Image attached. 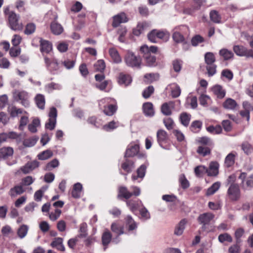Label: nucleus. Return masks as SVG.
<instances>
[{"label":"nucleus","instance_id":"b1692460","mask_svg":"<svg viewBox=\"0 0 253 253\" xmlns=\"http://www.w3.org/2000/svg\"><path fill=\"white\" fill-rule=\"evenodd\" d=\"M24 192V190L22 185H16L10 189L9 191V195L12 197H14L18 195L22 194Z\"/></svg>","mask_w":253,"mask_h":253},{"label":"nucleus","instance_id":"9d476101","mask_svg":"<svg viewBox=\"0 0 253 253\" xmlns=\"http://www.w3.org/2000/svg\"><path fill=\"white\" fill-rule=\"evenodd\" d=\"M172 39L176 43H183L184 48L187 49L189 45L187 42L185 41V38L178 31H175L173 32L172 35Z\"/></svg>","mask_w":253,"mask_h":253},{"label":"nucleus","instance_id":"f3484780","mask_svg":"<svg viewBox=\"0 0 253 253\" xmlns=\"http://www.w3.org/2000/svg\"><path fill=\"white\" fill-rule=\"evenodd\" d=\"M112 231L118 235H121L124 233V227L119 222L116 221L112 223L111 226Z\"/></svg>","mask_w":253,"mask_h":253},{"label":"nucleus","instance_id":"c9c22d12","mask_svg":"<svg viewBox=\"0 0 253 253\" xmlns=\"http://www.w3.org/2000/svg\"><path fill=\"white\" fill-rule=\"evenodd\" d=\"M220 186V183L219 182L214 183L207 191L206 194L207 195H211L216 192Z\"/></svg>","mask_w":253,"mask_h":253},{"label":"nucleus","instance_id":"7ed1b4c3","mask_svg":"<svg viewBox=\"0 0 253 253\" xmlns=\"http://www.w3.org/2000/svg\"><path fill=\"white\" fill-rule=\"evenodd\" d=\"M14 98L20 102V103L25 107H28L30 105L29 96L28 93L26 91H16L13 94Z\"/></svg>","mask_w":253,"mask_h":253},{"label":"nucleus","instance_id":"09e8293b","mask_svg":"<svg viewBox=\"0 0 253 253\" xmlns=\"http://www.w3.org/2000/svg\"><path fill=\"white\" fill-rule=\"evenodd\" d=\"M8 112L13 117H16L19 114L22 113V110L21 109L17 108L13 106L9 107Z\"/></svg>","mask_w":253,"mask_h":253},{"label":"nucleus","instance_id":"a878e982","mask_svg":"<svg viewBox=\"0 0 253 253\" xmlns=\"http://www.w3.org/2000/svg\"><path fill=\"white\" fill-rule=\"evenodd\" d=\"M237 106V103L233 99L227 98L223 103V106L224 108L229 110H234Z\"/></svg>","mask_w":253,"mask_h":253},{"label":"nucleus","instance_id":"13d9d810","mask_svg":"<svg viewBox=\"0 0 253 253\" xmlns=\"http://www.w3.org/2000/svg\"><path fill=\"white\" fill-rule=\"evenodd\" d=\"M208 169L204 166H198L195 169V172L196 174L200 176L202 174L207 173Z\"/></svg>","mask_w":253,"mask_h":253},{"label":"nucleus","instance_id":"72a5a7b5","mask_svg":"<svg viewBox=\"0 0 253 253\" xmlns=\"http://www.w3.org/2000/svg\"><path fill=\"white\" fill-rule=\"evenodd\" d=\"M134 167L133 162L128 160H126L122 165V169L127 172H130Z\"/></svg>","mask_w":253,"mask_h":253},{"label":"nucleus","instance_id":"39448f33","mask_svg":"<svg viewBox=\"0 0 253 253\" xmlns=\"http://www.w3.org/2000/svg\"><path fill=\"white\" fill-rule=\"evenodd\" d=\"M229 199L232 201H237L240 196V191L238 184H231L227 191Z\"/></svg>","mask_w":253,"mask_h":253},{"label":"nucleus","instance_id":"423d86ee","mask_svg":"<svg viewBox=\"0 0 253 253\" xmlns=\"http://www.w3.org/2000/svg\"><path fill=\"white\" fill-rule=\"evenodd\" d=\"M174 108V102L169 101L164 103L161 106L162 113L166 116H169L172 113V110Z\"/></svg>","mask_w":253,"mask_h":253},{"label":"nucleus","instance_id":"7c9ffc66","mask_svg":"<svg viewBox=\"0 0 253 253\" xmlns=\"http://www.w3.org/2000/svg\"><path fill=\"white\" fill-rule=\"evenodd\" d=\"M50 27L52 32L55 35H60L63 31V28L62 26L56 22L51 23Z\"/></svg>","mask_w":253,"mask_h":253},{"label":"nucleus","instance_id":"e433bc0d","mask_svg":"<svg viewBox=\"0 0 253 253\" xmlns=\"http://www.w3.org/2000/svg\"><path fill=\"white\" fill-rule=\"evenodd\" d=\"M132 196V194L128 192L126 187H122L120 188L118 197L122 196L127 199L131 197Z\"/></svg>","mask_w":253,"mask_h":253},{"label":"nucleus","instance_id":"79ce46f5","mask_svg":"<svg viewBox=\"0 0 253 253\" xmlns=\"http://www.w3.org/2000/svg\"><path fill=\"white\" fill-rule=\"evenodd\" d=\"M190 117L191 115L186 113H182L180 116L181 124L184 126H187L190 120Z\"/></svg>","mask_w":253,"mask_h":253},{"label":"nucleus","instance_id":"6ab92c4d","mask_svg":"<svg viewBox=\"0 0 253 253\" xmlns=\"http://www.w3.org/2000/svg\"><path fill=\"white\" fill-rule=\"evenodd\" d=\"M143 112L147 116L152 117L154 115V110L152 103L147 102L143 105Z\"/></svg>","mask_w":253,"mask_h":253},{"label":"nucleus","instance_id":"412c9836","mask_svg":"<svg viewBox=\"0 0 253 253\" xmlns=\"http://www.w3.org/2000/svg\"><path fill=\"white\" fill-rule=\"evenodd\" d=\"M109 53L114 62L120 63L122 62V58L116 49L114 48H110Z\"/></svg>","mask_w":253,"mask_h":253},{"label":"nucleus","instance_id":"e2e57ef3","mask_svg":"<svg viewBox=\"0 0 253 253\" xmlns=\"http://www.w3.org/2000/svg\"><path fill=\"white\" fill-rule=\"evenodd\" d=\"M59 165V161L55 159L48 163L45 168V169L47 170H50L51 169L56 168Z\"/></svg>","mask_w":253,"mask_h":253},{"label":"nucleus","instance_id":"4c0bfd02","mask_svg":"<svg viewBox=\"0 0 253 253\" xmlns=\"http://www.w3.org/2000/svg\"><path fill=\"white\" fill-rule=\"evenodd\" d=\"M246 48L242 45H235L233 47V50L237 55L244 56Z\"/></svg>","mask_w":253,"mask_h":253},{"label":"nucleus","instance_id":"0e129e2a","mask_svg":"<svg viewBox=\"0 0 253 253\" xmlns=\"http://www.w3.org/2000/svg\"><path fill=\"white\" fill-rule=\"evenodd\" d=\"M244 233L245 231L242 228H239L236 230L235 232V236L237 243L241 242L240 238L243 236Z\"/></svg>","mask_w":253,"mask_h":253},{"label":"nucleus","instance_id":"f257e3e1","mask_svg":"<svg viewBox=\"0 0 253 253\" xmlns=\"http://www.w3.org/2000/svg\"><path fill=\"white\" fill-rule=\"evenodd\" d=\"M126 64L131 67L140 68L141 59L139 56H136L133 52L127 51L125 56Z\"/></svg>","mask_w":253,"mask_h":253},{"label":"nucleus","instance_id":"393cba45","mask_svg":"<svg viewBox=\"0 0 253 253\" xmlns=\"http://www.w3.org/2000/svg\"><path fill=\"white\" fill-rule=\"evenodd\" d=\"M51 246L60 251L65 250V248L63 245V239L61 238L54 239V241L51 243Z\"/></svg>","mask_w":253,"mask_h":253},{"label":"nucleus","instance_id":"f03ea898","mask_svg":"<svg viewBox=\"0 0 253 253\" xmlns=\"http://www.w3.org/2000/svg\"><path fill=\"white\" fill-rule=\"evenodd\" d=\"M6 9L5 10V13L8 14V21L11 28L13 30H21L23 28V25L18 22L19 16L13 11L7 13Z\"/></svg>","mask_w":253,"mask_h":253},{"label":"nucleus","instance_id":"cd10ccee","mask_svg":"<svg viewBox=\"0 0 253 253\" xmlns=\"http://www.w3.org/2000/svg\"><path fill=\"white\" fill-rule=\"evenodd\" d=\"M219 54L225 60L232 58L234 56L233 53L226 48L220 49L219 51Z\"/></svg>","mask_w":253,"mask_h":253},{"label":"nucleus","instance_id":"5fc2aeb1","mask_svg":"<svg viewBox=\"0 0 253 253\" xmlns=\"http://www.w3.org/2000/svg\"><path fill=\"white\" fill-rule=\"evenodd\" d=\"M204 39L199 35H197L191 39V44L193 46H196L198 44L204 42Z\"/></svg>","mask_w":253,"mask_h":253},{"label":"nucleus","instance_id":"864d4df0","mask_svg":"<svg viewBox=\"0 0 253 253\" xmlns=\"http://www.w3.org/2000/svg\"><path fill=\"white\" fill-rule=\"evenodd\" d=\"M148 66H153L156 62V58L154 56L151 55L149 53L145 54L144 57Z\"/></svg>","mask_w":253,"mask_h":253},{"label":"nucleus","instance_id":"c03bdc74","mask_svg":"<svg viewBox=\"0 0 253 253\" xmlns=\"http://www.w3.org/2000/svg\"><path fill=\"white\" fill-rule=\"evenodd\" d=\"M205 60L207 65L212 64L215 61L213 53L210 52L206 53L205 55Z\"/></svg>","mask_w":253,"mask_h":253},{"label":"nucleus","instance_id":"f704fd0d","mask_svg":"<svg viewBox=\"0 0 253 253\" xmlns=\"http://www.w3.org/2000/svg\"><path fill=\"white\" fill-rule=\"evenodd\" d=\"M36 29V25L33 23H29L26 26L24 30V33L27 35H29L33 34Z\"/></svg>","mask_w":253,"mask_h":253},{"label":"nucleus","instance_id":"680f3d73","mask_svg":"<svg viewBox=\"0 0 253 253\" xmlns=\"http://www.w3.org/2000/svg\"><path fill=\"white\" fill-rule=\"evenodd\" d=\"M179 182L180 183L181 187L186 189L188 188L189 186V182L186 178L185 175L184 174H181L179 178Z\"/></svg>","mask_w":253,"mask_h":253},{"label":"nucleus","instance_id":"2f4dec72","mask_svg":"<svg viewBox=\"0 0 253 253\" xmlns=\"http://www.w3.org/2000/svg\"><path fill=\"white\" fill-rule=\"evenodd\" d=\"M28 226L23 224L21 225L17 230V235L19 238L22 239L24 238L27 234L28 231Z\"/></svg>","mask_w":253,"mask_h":253},{"label":"nucleus","instance_id":"2eb2a0df","mask_svg":"<svg viewBox=\"0 0 253 253\" xmlns=\"http://www.w3.org/2000/svg\"><path fill=\"white\" fill-rule=\"evenodd\" d=\"M149 27V24L147 22H142L139 23L136 28L133 30V34L136 36H139L145 31L147 30Z\"/></svg>","mask_w":253,"mask_h":253},{"label":"nucleus","instance_id":"20e7f679","mask_svg":"<svg viewBox=\"0 0 253 253\" xmlns=\"http://www.w3.org/2000/svg\"><path fill=\"white\" fill-rule=\"evenodd\" d=\"M48 122L45 124V127L50 130L54 128L56 123L57 110L55 107H52L50 109L48 114Z\"/></svg>","mask_w":253,"mask_h":253},{"label":"nucleus","instance_id":"de8ad7c7","mask_svg":"<svg viewBox=\"0 0 253 253\" xmlns=\"http://www.w3.org/2000/svg\"><path fill=\"white\" fill-rule=\"evenodd\" d=\"M40 125V122L39 119H34L32 123L30 124L28 126L29 130L33 133L36 132L37 131V127L39 126Z\"/></svg>","mask_w":253,"mask_h":253},{"label":"nucleus","instance_id":"1a4fd4ad","mask_svg":"<svg viewBox=\"0 0 253 253\" xmlns=\"http://www.w3.org/2000/svg\"><path fill=\"white\" fill-rule=\"evenodd\" d=\"M39 163L37 161L27 163L24 166L21 168L22 171L26 174L30 172L39 167Z\"/></svg>","mask_w":253,"mask_h":253},{"label":"nucleus","instance_id":"bf43d9fd","mask_svg":"<svg viewBox=\"0 0 253 253\" xmlns=\"http://www.w3.org/2000/svg\"><path fill=\"white\" fill-rule=\"evenodd\" d=\"M61 213V211L59 209H56L54 212H51L49 214V218L52 221H55L60 216Z\"/></svg>","mask_w":253,"mask_h":253},{"label":"nucleus","instance_id":"0eeeda50","mask_svg":"<svg viewBox=\"0 0 253 253\" xmlns=\"http://www.w3.org/2000/svg\"><path fill=\"white\" fill-rule=\"evenodd\" d=\"M128 21V19L125 13H121L113 17L112 25L114 27H118L121 23H125Z\"/></svg>","mask_w":253,"mask_h":253},{"label":"nucleus","instance_id":"473e14b6","mask_svg":"<svg viewBox=\"0 0 253 253\" xmlns=\"http://www.w3.org/2000/svg\"><path fill=\"white\" fill-rule=\"evenodd\" d=\"M53 156V152L50 150H46L38 155V159L41 160L48 159Z\"/></svg>","mask_w":253,"mask_h":253},{"label":"nucleus","instance_id":"58836bf2","mask_svg":"<svg viewBox=\"0 0 253 253\" xmlns=\"http://www.w3.org/2000/svg\"><path fill=\"white\" fill-rule=\"evenodd\" d=\"M144 78L145 82L148 83H151L158 80L159 75L154 73L147 74L145 75Z\"/></svg>","mask_w":253,"mask_h":253},{"label":"nucleus","instance_id":"4468645a","mask_svg":"<svg viewBox=\"0 0 253 253\" xmlns=\"http://www.w3.org/2000/svg\"><path fill=\"white\" fill-rule=\"evenodd\" d=\"M214 215L210 212L205 213L200 215L199 221L204 225L208 224L213 218Z\"/></svg>","mask_w":253,"mask_h":253},{"label":"nucleus","instance_id":"9b49d317","mask_svg":"<svg viewBox=\"0 0 253 253\" xmlns=\"http://www.w3.org/2000/svg\"><path fill=\"white\" fill-rule=\"evenodd\" d=\"M13 149L10 147H3L0 149V158L6 160L13 154Z\"/></svg>","mask_w":253,"mask_h":253},{"label":"nucleus","instance_id":"37998d69","mask_svg":"<svg viewBox=\"0 0 253 253\" xmlns=\"http://www.w3.org/2000/svg\"><path fill=\"white\" fill-rule=\"evenodd\" d=\"M38 140V138L36 137L29 138L24 140L23 144L26 147H32L36 144Z\"/></svg>","mask_w":253,"mask_h":253},{"label":"nucleus","instance_id":"8fccbe9b","mask_svg":"<svg viewBox=\"0 0 253 253\" xmlns=\"http://www.w3.org/2000/svg\"><path fill=\"white\" fill-rule=\"evenodd\" d=\"M207 130L212 134H219L222 132L221 126L219 125L215 126H211L207 128Z\"/></svg>","mask_w":253,"mask_h":253},{"label":"nucleus","instance_id":"ddd939ff","mask_svg":"<svg viewBox=\"0 0 253 253\" xmlns=\"http://www.w3.org/2000/svg\"><path fill=\"white\" fill-rule=\"evenodd\" d=\"M187 224V220L185 219H182L175 227L174 234L176 236L181 235L185 229Z\"/></svg>","mask_w":253,"mask_h":253},{"label":"nucleus","instance_id":"dca6fc26","mask_svg":"<svg viewBox=\"0 0 253 253\" xmlns=\"http://www.w3.org/2000/svg\"><path fill=\"white\" fill-rule=\"evenodd\" d=\"M132 81V79L129 75L120 73L118 78V82L120 84H124L125 86L129 85Z\"/></svg>","mask_w":253,"mask_h":253},{"label":"nucleus","instance_id":"49530a36","mask_svg":"<svg viewBox=\"0 0 253 253\" xmlns=\"http://www.w3.org/2000/svg\"><path fill=\"white\" fill-rule=\"evenodd\" d=\"M94 69L96 71L102 72L105 69V64L103 60H98L94 65Z\"/></svg>","mask_w":253,"mask_h":253},{"label":"nucleus","instance_id":"a18cd8bd","mask_svg":"<svg viewBox=\"0 0 253 253\" xmlns=\"http://www.w3.org/2000/svg\"><path fill=\"white\" fill-rule=\"evenodd\" d=\"M158 141L159 143L165 141L168 137L166 131L164 130H159L157 133Z\"/></svg>","mask_w":253,"mask_h":253},{"label":"nucleus","instance_id":"4d7b16f0","mask_svg":"<svg viewBox=\"0 0 253 253\" xmlns=\"http://www.w3.org/2000/svg\"><path fill=\"white\" fill-rule=\"evenodd\" d=\"M242 186L245 189L253 188V174L247 179L245 183L243 184Z\"/></svg>","mask_w":253,"mask_h":253},{"label":"nucleus","instance_id":"6e6552de","mask_svg":"<svg viewBox=\"0 0 253 253\" xmlns=\"http://www.w3.org/2000/svg\"><path fill=\"white\" fill-rule=\"evenodd\" d=\"M139 149L138 144H130L126 151L125 157H130L135 156L138 153Z\"/></svg>","mask_w":253,"mask_h":253},{"label":"nucleus","instance_id":"a211bd4d","mask_svg":"<svg viewBox=\"0 0 253 253\" xmlns=\"http://www.w3.org/2000/svg\"><path fill=\"white\" fill-rule=\"evenodd\" d=\"M40 45L41 50L42 53H49L52 49L51 43L45 40H41Z\"/></svg>","mask_w":253,"mask_h":253},{"label":"nucleus","instance_id":"ea45409f","mask_svg":"<svg viewBox=\"0 0 253 253\" xmlns=\"http://www.w3.org/2000/svg\"><path fill=\"white\" fill-rule=\"evenodd\" d=\"M157 37L158 39H162L165 42L168 41L169 38V34L167 32L158 31L156 30Z\"/></svg>","mask_w":253,"mask_h":253},{"label":"nucleus","instance_id":"4be33fe9","mask_svg":"<svg viewBox=\"0 0 253 253\" xmlns=\"http://www.w3.org/2000/svg\"><path fill=\"white\" fill-rule=\"evenodd\" d=\"M83 189L82 185L80 183H77L73 185L72 191V195L75 198H79Z\"/></svg>","mask_w":253,"mask_h":253},{"label":"nucleus","instance_id":"052dcab7","mask_svg":"<svg viewBox=\"0 0 253 253\" xmlns=\"http://www.w3.org/2000/svg\"><path fill=\"white\" fill-rule=\"evenodd\" d=\"M202 125L201 122L195 121L192 123L191 126V130L194 132H196L199 130Z\"/></svg>","mask_w":253,"mask_h":253},{"label":"nucleus","instance_id":"f8f14e48","mask_svg":"<svg viewBox=\"0 0 253 253\" xmlns=\"http://www.w3.org/2000/svg\"><path fill=\"white\" fill-rule=\"evenodd\" d=\"M211 90L213 94L216 96L218 98H223L226 94V91L224 89L222 86L216 84L213 86Z\"/></svg>","mask_w":253,"mask_h":253},{"label":"nucleus","instance_id":"5701e85b","mask_svg":"<svg viewBox=\"0 0 253 253\" xmlns=\"http://www.w3.org/2000/svg\"><path fill=\"white\" fill-rule=\"evenodd\" d=\"M218 164L216 162H211L209 169H208L207 173L209 176H215L218 173Z\"/></svg>","mask_w":253,"mask_h":253},{"label":"nucleus","instance_id":"338daca9","mask_svg":"<svg viewBox=\"0 0 253 253\" xmlns=\"http://www.w3.org/2000/svg\"><path fill=\"white\" fill-rule=\"evenodd\" d=\"M182 62L181 60H175L173 61L172 66L173 70L176 72L180 71L182 67Z\"/></svg>","mask_w":253,"mask_h":253},{"label":"nucleus","instance_id":"c85d7f7f","mask_svg":"<svg viewBox=\"0 0 253 253\" xmlns=\"http://www.w3.org/2000/svg\"><path fill=\"white\" fill-rule=\"evenodd\" d=\"M125 220L126 226L128 227L129 230H133L137 228L136 223L130 215H127Z\"/></svg>","mask_w":253,"mask_h":253},{"label":"nucleus","instance_id":"6e6d98bb","mask_svg":"<svg viewBox=\"0 0 253 253\" xmlns=\"http://www.w3.org/2000/svg\"><path fill=\"white\" fill-rule=\"evenodd\" d=\"M87 225L86 223H83L80 225V234L79 235V237L84 238L86 236L87 233Z\"/></svg>","mask_w":253,"mask_h":253},{"label":"nucleus","instance_id":"69168bd1","mask_svg":"<svg viewBox=\"0 0 253 253\" xmlns=\"http://www.w3.org/2000/svg\"><path fill=\"white\" fill-rule=\"evenodd\" d=\"M154 89L153 86H149L143 92L142 95L145 98H149L154 92Z\"/></svg>","mask_w":253,"mask_h":253},{"label":"nucleus","instance_id":"603ef678","mask_svg":"<svg viewBox=\"0 0 253 253\" xmlns=\"http://www.w3.org/2000/svg\"><path fill=\"white\" fill-rule=\"evenodd\" d=\"M117 110V107L115 105H109L104 109V113L108 116H112Z\"/></svg>","mask_w":253,"mask_h":253},{"label":"nucleus","instance_id":"c756f323","mask_svg":"<svg viewBox=\"0 0 253 253\" xmlns=\"http://www.w3.org/2000/svg\"><path fill=\"white\" fill-rule=\"evenodd\" d=\"M112 239V234L110 232L106 229L102 236V241L103 246H107L110 242Z\"/></svg>","mask_w":253,"mask_h":253},{"label":"nucleus","instance_id":"a19ab883","mask_svg":"<svg viewBox=\"0 0 253 253\" xmlns=\"http://www.w3.org/2000/svg\"><path fill=\"white\" fill-rule=\"evenodd\" d=\"M211 20L216 23H220L221 22V17L218 12L215 10H212L210 12Z\"/></svg>","mask_w":253,"mask_h":253},{"label":"nucleus","instance_id":"aec40b11","mask_svg":"<svg viewBox=\"0 0 253 253\" xmlns=\"http://www.w3.org/2000/svg\"><path fill=\"white\" fill-rule=\"evenodd\" d=\"M237 154L235 152L229 153L225 158L224 164L226 167H230L232 166L235 163V158Z\"/></svg>","mask_w":253,"mask_h":253},{"label":"nucleus","instance_id":"774afa93","mask_svg":"<svg viewBox=\"0 0 253 253\" xmlns=\"http://www.w3.org/2000/svg\"><path fill=\"white\" fill-rule=\"evenodd\" d=\"M197 152L202 155L203 156H205L209 154L211 152L210 149L208 147H204L200 146L197 149Z\"/></svg>","mask_w":253,"mask_h":253},{"label":"nucleus","instance_id":"bb28decb","mask_svg":"<svg viewBox=\"0 0 253 253\" xmlns=\"http://www.w3.org/2000/svg\"><path fill=\"white\" fill-rule=\"evenodd\" d=\"M35 100L36 104L38 107L41 109H43L45 105V98L44 96L41 94H37L35 98Z\"/></svg>","mask_w":253,"mask_h":253},{"label":"nucleus","instance_id":"3c124183","mask_svg":"<svg viewBox=\"0 0 253 253\" xmlns=\"http://www.w3.org/2000/svg\"><path fill=\"white\" fill-rule=\"evenodd\" d=\"M218 239L220 243H223L225 241L230 243L232 242V238L227 233L220 234L218 236Z\"/></svg>","mask_w":253,"mask_h":253}]
</instances>
